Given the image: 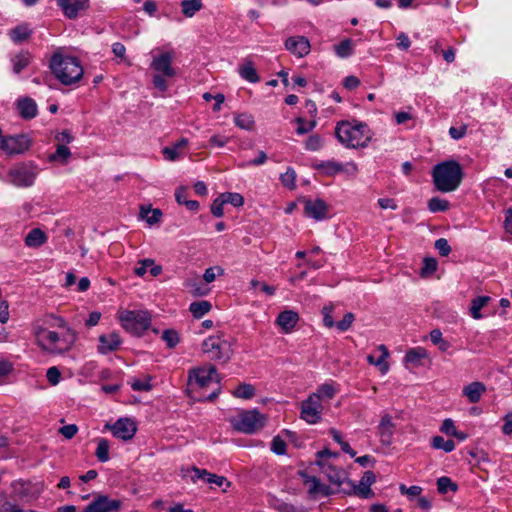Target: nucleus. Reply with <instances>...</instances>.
I'll return each instance as SVG.
<instances>
[{
    "instance_id": "9",
    "label": "nucleus",
    "mask_w": 512,
    "mask_h": 512,
    "mask_svg": "<svg viewBox=\"0 0 512 512\" xmlns=\"http://www.w3.org/2000/svg\"><path fill=\"white\" fill-rule=\"evenodd\" d=\"M322 411L321 395L311 394L301 403L300 418L309 424H316L322 418Z\"/></svg>"
},
{
    "instance_id": "63",
    "label": "nucleus",
    "mask_w": 512,
    "mask_h": 512,
    "mask_svg": "<svg viewBox=\"0 0 512 512\" xmlns=\"http://www.w3.org/2000/svg\"><path fill=\"white\" fill-rule=\"evenodd\" d=\"M466 128H467V127H466V125H462V126H461V127H459V128L451 127V128L449 129V134L451 135V137H452L453 139L458 140V139L462 138V137L465 135V133H466Z\"/></svg>"
},
{
    "instance_id": "43",
    "label": "nucleus",
    "mask_w": 512,
    "mask_h": 512,
    "mask_svg": "<svg viewBox=\"0 0 512 512\" xmlns=\"http://www.w3.org/2000/svg\"><path fill=\"white\" fill-rule=\"evenodd\" d=\"M162 338L166 341L169 348H174L180 341L179 334L173 329H167L163 332Z\"/></svg>"
},
{
    "instance_id": "62",
    "label": "nucleus",
    "mask_w": 512,
    "mask_h": 512,
    "mask_svg": "<svg viewBox=\"0 0 512 512\" xmlns=\"http://www.w3.org/2000/svg\"><path fill=\"white\" fill-rule=\"evenodd\" d=\"M13 371V364L7 360L0 361V378L8 376Z\"/></svg>"
},
{
    "instance_id": "31",
    "label": "nucleus",
    "mask_w": 512,
    "mask_h": 512,
    "mask_svg": "<svg viewBox=\"0 0 512 512\" xmlns=\"http://www.w3.org/2000/svg\"><path fill=\"white\" fill-rule=\"evenodd\" d=\"M202 6V0H183L181 2L182 13L186 17H193L197 11L201 10Z\"/></svg>"
},
{
    "instance_id": "25",
    "label": "nucleus",
    "mask_w": 512,
    "mask_h": 512,
    "mask_svg": "<svg viewBox=\"0 0 512 512\" xmlns=\"http://www.w3.org/2000/svg\"><path fill=\"white\" fill-rule=\"evenodd\" d=\"M322 473H324L327 476L328 480L331 483L336 484L339 487L342 485L346 486V481L344 477L345 472L336 469V467H334L333 465L330 464Z\"/></svg>"
},
{
    "instance_id": "39",
    "label": "nucleus",
    "mask_w": 512,
    "mask_h": 512,
    "mask_svg": "<svg viewBox=\"0 0 512 512\" xmlns=\"http://www.w3.org/2000/svg\"><path fill=\"white\" fill-rule=\"evenodd\" d=\"M100 462H107L109 460V442L106 439H101L95 453Z\"/></svg>"
},
{
    "instance_id": "38",
    "label": "nucleus",
    "mask_w": 512,
    "mask_h": 512,
    "mask_svg": "<svg viewBox=\"0 0 512 512\" xmlns=\"http://www.w3.org/2000/svg\"><path fill=\"white\" fill-rule=\"evenodd\" d=\"M234 396L243 399H250L255 394V388L251 384H241L233 392Z\"/></svg>"
},
{
    "instance_id": "28",
    "label": "nucleus",
    "mask_w": 512,
    "mask_h": 512,
    "mask_svg": "<svg viewBox=\"0 0 512 512\" xmlns=\"http://www.w3.org/2000/svg\"><path fill=\"white\" fill-rule=\"evenodd\" d=\"M10 36L15 43H21L30 38L31 30L26 24L19 25L10 31Z\"/></svg>"
},
{
    "instance_id": "14",
    "label": "nucleus",
    "mask_w": 512,
    "mask_h": 512,
    "mask_svg": "<svg viewBox=\"0 0 512 512\" xmlns=\"http://www.w3.org/2000/svg\"><path fill=\"white\" fill-rule=\"evenodd\" d=\"M121 508V501L110 500L107 496L100 495L91 502L82 512H113Z\"/></svg>"
},
{
    "instance_id": "53",
    "label": "nucleus",
    "mask_w": 512,
    "mask_h": 512,
    "mask_svg": "<svg viewBox=\"0 0 512 512\" xmlns=\"http://www.w3.org/2000/svg\"><path fill=\"white\" fill-rule=\"evenodd\" d=\"M435 247L438 249L439 254L444 257L448 256L449 253L451 252V247L448 244L447 240L444 238L438 239L435 242Z\"/></svg>"
},
{
    "instance_id": "42",
    "label": "nucleus",
    "mask_w": 512,
    "mask_h": 512,
    "mask_svg": "<svg viewBox=\"0 0 512 512\" xmlns=\"http://www.w3.org/2000/svg\"><path fill=\"white\" fill-rule=\"evenodd\" d=\"M235 124L242 129L251 130L254 126V120L250 115L238 114L235 117Z\"/></svg>"
},
{
    "instance_id": "58",
    "label": "nucleus",
    "mask_w": 512,
    "mask_h": 512,
    "mask_svg": "<svg viewBox=\"0 0 512 512\" xmlns=\"http://www.w3.org/2000/svg\"><path fill=\"white\" fill-rule=\"evenodd\" d=\"M224 204L225 203H222L221 195L213 201V204L211 206V212L213 213L214 216H216V217L223 216V213H224L223 205Z\"/></svg>"
},
{
    "instance_id": "41",
    "label": "nucleus",
    "mask_w": 512,
    "mask_h": 512,
    "mask_svg": "<svg viewBox=\"0 0 512 512\" xmlns=\"http://www.w3.org/2000/svg\"><path fill=\"white\" fill-rule=\"evenodd\" d=\"M221 197H222V203H230L235 207H240L244 203L243 197L238 193L226 192V193H222Z\"/></svg>"
},
{
    "instance_id": "44",
    "label": "nucleus",
    "mask_w": 512,
    "mask_h": 512,
    "mask_svg": "<svg viewBox=\"0 0 512 512\" xmlns=\"http://www.w3.org/2000/svg\"><path fill=\"white\" fill-rule=\"evenodd\" d=\"M437 270V260L435 258H425L424 267L421 269V276L426 277L432 275Z\"/></svg>"
},
{
    "instance_id": "37",
    "label": "nucleus",
    "mask_w": 512,
    "mask_h": 512,
    "mask_svg": "<svg viewBox=\"0 0 512 512\" xmlns=\"http://www.w3.org/2000/svg\"><path fill=\"white\" fill-rule=\"evenodd\" d=\"M437 489L440 494H445L448 489L456 492L458 490V486L456 483L452 482L449 477L443 476L437 480Z\"/></svg>"
},
{
    "instance_id": "8",
    "label": "nucleus",
    "mask_w": 512,
    "mask_h": 512,
    "mask_svg": "<svg viewBox=\"0 0 512 512\" xmlns=\"http://www.w3.org/2000/svg\"><path fill=\"white\" fill-rule=\"evenodd\" d=\"M266 422V416L258 410L244 411L239 415V420L233 422V428L244 433H254L261 429Z\"/></svg>"
},
{
    "instance_id": "34",
    "label": "nucleus",
    "mask_w": 512,
    "mask_h": 512,
    "mask_svg": "<svg viewBox=\"0 0 512 512\" xmlns=\"http://www.w3.org/2000/svg\"><path fill=\"white\" fill-rule=\"evenodd\" d=\"M300 475L305 479L304 483L309 485V496L315 498L319 494L321 486L319 479L315 476H308L305 472H300Z\"/></svg>"
},
{
    "instance_id": "52",
    "label": "nucleus",
    "mask_w": 512,
    "mask_h": 512,
    "mask_svg": "<svg viewBox=\"0 0 512 512\" xmlns=\"http://www.w3.org/2000/svg\"><path fill=\"white\" fill-rule=\"evenodd\" d=\"M217 270L218 272V275H223L224 274V270L221 268V267H211V268H208L205 270V273L203 275V279L205 280L206 283H211L215 280L216 278V273L215 271Z\"/></svg>"
},
{
    "instance_id": "7",
    "label": "nucleus",
    "mask_w": 512,
    "mask_h": 512,
    "mask_svg": "<svg viewBox=\"0 0 512 512\" xmlns=\"http://www.w3.org/2000/svg\"><path fill=\"white\" fill-rule=\"evenodd\" d=\"M119 320L125 330L141 335L149 328L151 315L146 311H124L120 314Z\"/></svg>"
},
{
    "instance_id": "36",
    "label": "nucleus",
    "mask_w": 512,
    "mask_h": 512,
    "mask_svg": "<svg viewBox=\"0 0 512 512\" xmlns=\"http://www.w3.org/2000/svg\"><path fill=\"white\" fill-rule=\"evenodd\" d=\"M46 330L43 328V327H38L35 331V335L37 337V343L38 345L44 350V351H47L49 353H64L66 351H68L70 349V346H66V347H63V348H58V347H55V346H50V347H47L45 346L41 340H40V335L42 333H44Z\"/></svg>"
},
{
    "instance_id": "29",
    "label": "nucleus",
    "mask_w": 512,
    "mask_h": 512,
    "mask_svg": "<svg viewBox=\"0 0 512 512\" xmlns=\"http://www.w3.org/2000/svg\"><path fill=\"white\" fill-rule=\"evenodd\" d=\"M240 75L251 83L259 81V76L251 61H247L239 69Z\"/></svg>"
},
{
    "instance_id": "21",
    "label": "nucleus",
    "mask_w": 512,
    "mask_h": 512,
    "mask_svg": "<svg viewBox=\"0 0 512 512\" xmlns=\"http://www.w3.org/2000/svg\"><path fill=\"white\" fill-rule=\"evenodd\" d=\"M99 342V352L102 354H106L107 352L115 351L119 347V345L121 344V338L119 334L113 332L109 335H101L99 337Z\"/></svg>"
},
{
    "instance_id": "32",
    "label": "nucleus",
    "mask_w": 512,
    "mask_h": 512,
    "mask_svg": "<svg viewBox=\"0 0 512 512\" xmlns=\"http://www.w3.org/2000/svg\"><path fill=\"white\" fill-rule=\"evenodd\" d=\"M31 60V54L29 52H21L13 59V71L19 74L24 68H26Z\"/></svg>"
},
{
    "instance_id": "11",
    "label": "nucleus",
    "mask_w": 512,
    "mask_h": 512,
    "mask_svg": "<svg viewBox=\"0 0 512 512\" xmlns=\"http://www.w3.org/2000/svg\"><path fill=\"white\" fill-rule=\"evenodd\" d=\"M105 428L124 441L131 440L137 432L136 422L127 417L118 419L114 424L107 423Z\"/></svg>"
},
{
    "instance_id": "24",
    "label": "nucleus",
    "mask_w": 512,
    "mask_h": 512,
    "mask_svg": "<svg viewBox=\"0 0 512 512\" xmlns=\"http://www.w3.org/2000/svg\"><path fill=\"white\" fill-rule=\"evenodd\" d=\"M188 145V140L186 138H181L174 146L165 147L163 149V154L165 158L169 160H174L176 158L183 157L182 150L186 148Z\"/></svg>"
},
{
    "instance_id": "54",
    "label": "nucleus",
    "mask_w": 512,
    "mask_h": 512,
    "mask_svg": "<svg viewBox=\"0 0 512 512\" xmlns=\"http://www.w3.org/2000/svg\"><path fill=\"white\" fill-rule=\"evenodd\" d=\"M46 376H47L48 381L52 385H56L59 383L61 373L57 367L53 366L47 370Z\"/></svg>"
},
{
    "instance_id": "59",
    "label": "nucleus",
    "mask_w": 512,
    "mask_h": 512,
    "mask_svg": "<svg viewBox=\"0 0 512 512\" xmlns=\"http://www.w3.org/2000/svg\"><path fill=\"white\" fill-rule=\"evenodd\" d=\"M151 380V376H147V382L142 383L139 380H135L132 383V389L136 391H150L152 389V385L149 383Z\"/></svg>"
},
{
    "instance_id": "27",
    "label": "nucleus",
    "mask_w": 512,
    "mask_h": 512,
    "mask_svg": "<svg viewBox=\"0 0 512 512\" xmlns=\"http://www.w3.org/2000/svg\"><path fill=\"white\" fill-rule=\"evenodd\" d=\"M10 176L12 177L13 183H15L16 185L29 186L34 181V174L27 171H12L10 173Z\"/></svg>"
},
{
    "instance_id": "50",
    "label": "nucleus",
    "mask_w": 512,
    "mask_h": 512,
    "mask_svg": "<svg viewBox=\"0 0 512 512\" xmlns=\"http://www.w3.org/2000/svg\"><path fill=\"white\" fill-rule=\"evenodd\" d=\"M333 310H334L333 305L324 306L322 309L324 325L328 328H331L335 325L333 317H332Z\"/></svg>"
},
{
    "instance_id": "60",
    "label": "nucleus",
    "mask_w": 512,
    "mask_h": 512,
    "mask_svg": "<svg viewBox=\"0 0 512 512\" xmlns=\"http://www.w3.org/2000/svg\"><path fill=\"white\" fill-rule=\"evenodd\" d=\"M440 430L450 436L456 435V427L451 419L444 420Z\"/></svg>"
},
{
    "instance_id": "61",
    "label": "nucleus",
    "mask_w": 512,
    "mask_h": 512,
    "mask_svg": "<svg viewBox=\"0 0 512 512\" xmlns=\"http://www.w3.org/2000/svg\"><path fill=\"white\" fill-rule=\"evenodd\" d=\"M367 360L370 364H373V365H377V366H380L381 368V371L383 373H385L388 368H389V364L388 362L385 361V359L383 357H379L378 360H375L374 357L372 355H369L367 357Z\"/></svg>"
},
{
    "instance_id": "2",
    "label": "nucleus",
    "mask_w": 512,
    "mask_h": 512,
    "mask_svg": "<svg viewBox=\"0 0 512 512\" xmlns=\"http://www.w3.org/2000/svg\"><path fill=\"white\" fill-rule=\"evenodd\" d=\"M49 66L54 76L63 85H71L79 81L84 73L76 57H64L60 53L53 54Z\"/></svg>"
},
{
    "instance_id": "22",
    "label": "nucleus",
    "mask_w": 512,
    "mask_h": 512,
    "mask_svg": "<svg viewBox=\"0 0 512 512\" xmlns=\"http://www.w3.org/2000/svg\"><path fill=\"white\" fill-rule=\"evenodd\" d=\"M305 212L315 219H323L327 214V205L321 199L315 201L309 200L305 204Z\"/></svg>"
},
{
    "instance_id": "30",
    "label": "nucleus",
    "mask_w": 512,
    "mask_h": 512,
    "mask_svg": "<svg viewBox=\"0 0 512 512\" xmlns=\"http://www.w3.org/2000/svg\"><path fill=\"white\" fill-rule=\"evenodd\" d=\"M490 301L489 296H479L472 300L470 313L474 319H480L482 317L480 310L487 305Z\"/></svg>"
},
{
    "instance_id": "18",
    "label": "nucleus",
    "mask_w": 512,
    "mask_h": 512,
    "mask_svg": "<svg viewBox=\"0 0 512 512\" xmlns=\"http://www.w3.org/2000/svg\"><path fill=\"white\" fill-rule=\"evenodd\" d=\"M395 424L392 422V418L389 414H385L382 416L378 429L381 437V442L384 445H390L392 442L393 429Z\"/></svg>"
},
{
    "instance_id": "19",
    "label": "nucleus",
    "mask_w": 512,
    "mask_h": 512,
    "mask_svg": "<svg viewBox=\"0 0 512 512\" xmlns=\"http://www.w3.org/2000/svg\"><path fill=\"white\" fill-rule=\"evenodd\" d=\"M48 241V236L41 228H33L24 238V243L28 248H39Z\"/></svg>"
},
{
    "instance_id": "48",
    "label": "nucleus",
    "mask_w": 512,
    "mask_h": 512,
    "mask_svg": "<svg viewBox=\"0 0 512 512\" xmlns=\"http://www.w3.org/2000/svg\"><path fill=\"white\" fill-rule=\"evenodd\" d=\"M296 173L292 169H288L284 174L281 175V181L284 186L289 189L295 188Z\"/></svg>"
},
{
    "instance_id": "51",
    "label": "nucleus",
    "mask_w": 512,
    "mask_h": 512,
    "mask_svg": "<svg viewBox=\"0 0 512 512\" xmlns=\"http://www.w3.org/2000/svg\"><path fill=\"white\" fill-rule=\"evenodd\" d=\"M354 321V314L349 312L346 313L342 320L336 323V326L341 331H346L349 329Z\"/></svg>"
},
{
    "instance_id": "35",
    "label": "nucleus",
    "mask_w": 512,
    "mask_h": 512,
    "mask_svg": "<svg viewBox=\"0 0 512 512\" xmlns=\"http://www.w3.org/2000/svg\"><path fill=\"white\" fill-rule=\"evenodd\" d=\"M335 53L341 57L345 58L352 54L353 52V42L350 38H346L341 41L339 44L334 46Z\"/></svg>"
},
{
    "instance_id": "47",
    "label": "nucleus",
    "mask_w": 512,
    "mask_h": 512,
    "mask_svg": "<svg viewBox=\"0 0 512 512\" xmlns=\"http://www.w3.org/2000/svg\"><path fill=\"white\" fill-rule=\"evenodd\" d=\"M271 450L277 455L285 454L286 453L285 441L280 436L274 437L272 444H271Z\"/></svg>"
},
{
    "instance_id": "15",
    "label": "nucleus",
    "mask_w": 512,
    "mask_h": 512,
    "mask_svg": "<svg viewBox=\"0 0 512 512\" xmlns=\"http://www.w3.org/2000/svg\"><path fill=\"white\" fill-rule=\"evenodd\" d=\"M285 47L299 58L308 55L311 49L310 42L305 36L289 37L285 41Z\"/></svg>"
},
{
    "instance_id": "33",
    "label": "nucleus",
    "mask_w": 512,
    "mask_h": 512,
    "mask_svg": "<svg viewBox=\"0 0 512 512\" xmlns=\"http://www.w3.org/2000/svg\"><path fill=\"white\" fill-rule=\"evenodd\" d=\"M211 307L210 302L203 300L191 303L189 310L195 318H201L211 310Z\"/></svg>"
},
{
    "instance_id": "10",
    "label": "nucleus",
    "mask_w": 512,
    "mask_h": 512,
    "mask_svg": "<svg viewBox=\"0 0 512 512\" xmlns=\"http://www.w3.org/2000/svg\"><path fill=\"white\" fill-rule=\"evenodd\" d=\"M376 476L374 472L365 471L359 485H354L351 481H346V486L342 489L345 494L351 495L352 493L358 494L363 498H370L374 495L370 486L375 483Z\"/></svg>"
},
{
    "instance_id": "49",
    "label": "nucleus",
    "mask_w": 512,
    "mask_h": 512,
    "mask_svg": "<svg viewBox=\"0 0 512 512\" xmlns=\"http://www.w3.org/2000/svg\"><path fill=\"white\" fill-rule=\"evenodd\" d=\"M314 394L321 395V400L325 398L332 399L335 395V388L333 385L326 383L321 385L317 392H315Z\"/></svg>"
},
{
    "instance_id": "57",
    "label": "nucleus",
    "mask_w": 512,
    "mask_h": 512,
    "mask_svg": "<svg viewBox=\"0 0 512 512\" xmlns=\"http://www.w3.org/2000/svg\"><path fill=\"white\" fill-rule=\"evenodd\" d=\"M78 431V427L75 424L63 426L59 429V433L66 439H71L75 436Z\"/></svg>"
},
{
    "instance_id": "26",
    "label": "nucleus",
    "mask_w": 512,
    "mask_h": 512,
    "mask_svg": "<svg viewBox=\"0 0 512 512\" xmlns=\"http://www.w3.org/2000/svg\"><path fill=\"white\" fill-rule=\"evenodd\" d=\"M103 174L114 176L116 180L121 178V174L126 172V169L118 162H104L99 169Z\"/></svg>"
},
{
    "instance_id": "55",
    "label": "nucleus",
    "mask_w": 512,
    "mask_h": 512,
    "mask_svg": "<svg viewBox=\"0 0 512 512\" xmlns=\"http://www.w3.org/2000/svg\"><path fill=\"white\" fill-rule=\"evenodd\" d=\"M296 122L299 124V126L297 128L298 134H304V133L311 131L316 124L315 121H310L308 123H305L304 120L300 117L296 119Z\"/></svg>"
},
{
    "instance_id": "13",
    "label": "nucleus",
    "mask_w": 512,
    "mask_h": 512,
    "mask_svg": "<svg viewBox=\"0 0 512 512\" xmlns=\"http://www.w3.org/2000/svg\"><path fill=\"white\" fill-rule=\"evenodd\" d=\"M213 375L216 376V381H217V383H219L220 378L217 375V370L214 365H209L208 367L194 368L189 372V382L194 377L197 384L201 388H204V387L208 386L210 381L213 380Z\"/></svg>"
},
{
    "instance_id": "17",
    "label": "nucleus",
    "mask_w": 512,
    "mask_h": 512,
    "mask_svg": "<svg viewBox=\"0 0 512 512\" xmlns=\"http://www.w3.org/2000/svg\"><path fill=\"white\" fill-rule=\"evenodd\" d=\"M16 105L19 115L25 120L33 119L38 113L37 104L30 97L18 99Z\"/></svg>"
},
{
    "instance_id": "5",
    "label": "nucleus",
    "mask_w": 512,
    "mask_h": 512,
    "mask_svg": "<svg viewBox=\"0 0 512 512\" xmlns=\"http://www.w3.org/2000/svg\"><path fill=\"white\" fill-rule=\"evenodd\" d=\"M202 352L212 361L227 363L230 361L233 350L229 341L223 338V333L212 335L202 343Z\"/></svg>"
},
{
    "instance_id": "12",
    "label": "nucleus",
    "mask_w": 512,
    "mask_h": 512,
    "mask_svg": "<svg viewBox=\"0 0 512 512\" xmlns=\"http://www.w3.org/2000/svg\"><path fill=\"white\" fill-rule=\"evenodd\" d=\"M314 169L323 176H334L340 173L352 175L357 171V167L352 162L346 164L338 162H319L314 165Z\"/></svg>"
},
{
    "instance_id": "64",
    "label": "nucleus",
    "mask_w": 512,
    "mask_h": 512,
    "mask_svg": "<svg viewBox=\"0 0 512 512\" xmlns=\"http://www.w3.org/2000/svg\"><path fill=\"white\" fill-rule=\"evenodd\" d=\"M504 421L505 424L503 426V433L510 435L512 433V412L505 415Z\"/></svg>"
},
{
    "instance_id": "45",
    "label": "nucleus",
    "mask_w": 512,
    "mask_h": 512,
    "mask_svg": "<svg viewBox=\"0 0 512 512\" xmlns=\"http://www.w3.org/2000/svg\"><path fill=\"white\" fill-rule=\"evenodd\" d=\"M428 207L432 212L445 211L448 209L449 203L446 200L435 197L429 200Z\"/></svg>"
},
{
    "instance_id": "20",
    "label": "nucleus",
    "mask_w": 512,
    "mask_h": 512,
    "mask_svg": "<svg viewBox=\"0 0 512 512\" xmlns=\"http://www.w3.org/2000/svg\"><path fill=\"white\" fill-rule=\"evenodd\" d=\"M299 321V315L293 310H285L281 312L276 320V323L285 331L290 332Z\"/></svg>"
},
{
    "instance_id": "23",
    "label": "nucleus",
    "mask_w": 512,
    "mask_h": 512,
    "mask_svg": "<svg viewBox=\"0 0 512 512\" xmlns=\"http://www.w3.org/2000/svg\"><path fill=\"white\" fill-rule=\"evenodd\" d=\"M486 391V387L481 382H472L464 388V395L468 397L471 403H477L481 395Z\"/></svg>"
},
{
    "instance_id": "4",
    "label": "nucleus",
    "mask_w": 512,
    "mask_h": 512,
    "mask_svg": "<svg viewBox=\"0 0 512 512\" xmlns=\"http://www.w3.org/2000/svg\"><path fill=\"white\" fill-rule=\"evenodd\" d=\"M174 58L175 52L173 50H169L155 56L151 62V68L157 72L153 76V85L156 89L162 92L166 91L168 88L164 77L173 78L176 75V71L172 67Z\"/></svg>"
},
{
    "instance_id": "16",
    "label": "nucleus",
    "mask_w": 512,
    "mask_h": 512,
    "mask_svg": "<svg viewBox=\"0 0 512 512\" xmlns=\"http://www.w3.org/2000/svg\"><path fill=\"white\" fill-rule=\"evenodd\" d=\"M58 5L63 10L66 17L74 19L78 16L79 11L86 10L89 6V0H57Z\"/></svg>"
},
{
    "instance_id": "40",
    "label": "nucleus",
    "mask_w": 512,
    "mask_h": 512,
    "mask_svg": "<svg viewBox=\"0 0 512 512\" xmlns=\"http://www.w3.org/2000/svg\"><path fill=\"white\" fill-rule=\"evenodd\" d=\"M432 446L436 449H443L445 452H451L455 444L453 440H444L441 436H435L432 439Z\"/></svg>"
},
{
    "instance_id": "56",
    "label": "nucleus",
    "mask_w": 512,
    "mask_h": 512,
    "mask_svg": "<svg viewBox=\"0 0 512 512\" xmlns=\"http://www.w3.org/2000/svg\"><path fill=\"white\" fill-rule=\"evenodd\" d=\"M71 156L70 149L65 145H58L57 150L54 154L49 157V160H56L57 157L67 159Z\"/></svg>"
},
{
    "instance_id": "1",
    "label": "nucleus",
    "mask_w": 512,
    "mask_h": 512,
    "mask_svg": "<svg viewBox=\"0 0 512 512\" xmlns=\"http://www.w3.org/2000/svg\"><path fill=\"white\" fill-rule=\"evenodd\" d=\"M435 189L446 193L458 188L463 178V170L459 162H439L432 170Z\"/></svg>"
},
{
    "instance_id": "3",
    "label": "nucleus",
    "mask_w": 512,
    "mask_h": 512,
    "mask_svg": "<svg viewBox=\"0 0 512 512\" xmlns=\"http://www.w3.org/2000/svg\"><path fill=\"white\" fill-rule=\"evenodd\" d=\"M335 134L341 143L351 148H364L372 139V133L365 123L352 125L342 121L337 124Z\"/></svg>"
},
{
    "instance_id": "6",
    "label": "nucleus",
    "mask_w": 512,
    "mask_h": 512,
    "mask_svg": "<svg viewBox=\"0 0 512 512\" xmlns=\"http://www.w3.org/2000/svg\"><path fill=\"white\" fill-rule=\"evenodd\" d=\"M32 139L28 134L4 135L0 128V150L8 157L24 154L30 149Z\"/></svg>"
},
{
    "instance_id": "46",
    "label": "nucleus",
    "mask_w": 512,
    "mask_h": 512,
    "mask_svg": "<svg viewBox=\"0 0 512 512\" xmlns=\"http://www.w3.org/2000/svg\"><path fill=\"white\" fill-rule=\"evenodd\" d=\"M427 356V353L424 349H410L405 356L406 362H418L420 359Z\"/></svg>"
}]
</instances>
